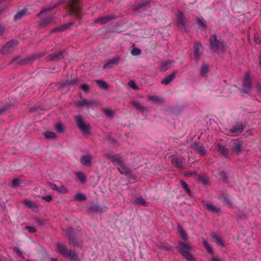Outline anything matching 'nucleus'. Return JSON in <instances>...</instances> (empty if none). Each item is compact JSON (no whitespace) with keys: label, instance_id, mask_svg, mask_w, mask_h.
<instances>
[{"label":"nucleus","instance_id":"f257e3e1","mask_svg":"<svg viewBox=\"0 0 261 261\" xmlns=\"http://www.w3.org/2000/svg\"><path fill=\"white\" fill-rule=\"evenodd\" d=\"M106 156L111 160V161L115 164H118V170L122 174H125L126 176L129 175L130 172L124 166L122 159L118 155H114L112 154L109 153L106 154Z\"/></svg>","mask_w":261,"mask_h":261},{"label":"nucleus","instance_id":"f03ea898","mask_svg":"<svg viewBox=\"0 0 261 261\" xmlns=\"http://www.w3.org/2000/svg\"><path fill=\"white\" fill-rule=\"evenodd\" d=\"M179 252L188 261H195V259L191 253L192 247L186 243L180 242L179 244Z\"/></svg>","mask_w":261,"mask_h":261},{"label":"nucleus","instance_id":"7ed1b4c3","mask_svg":"<svg viewBox=\"0 0 261 261\" xmlns=\"http://www.w3.org/2000/svg\"><path fill=\"white\" fill-rule=\"evenodd\" d=\"M57 247L59 253L63 256L73 260L74 261L77 259V254L74 252L68 250L63 244L59 243L57 244Z\"/></svg>","mask_w":261,"mask_h":261},{"label":"nucleus","instance_id":"20e7f679","mask_svg":"<svg viewBox=\"0 0 261 261\" xmlns=\"http://www.w3.org/2000/svg\"><path fill=\"white\" fill-rule=\"evenodd\" d=\"M225 51V44L223 42L218 40L216 36L213 35V53H217L219 55L222 56Z\"/></svg>","mask_w":261,"mask_h":261},{"label":"nucleus","instance_id":"39448f33","mask_svg":"<svg viewBox=\"0 0 261 261\" xmlns=\"http://www.w3.org/2000/svg\"><path fill=\"white\" fill-rule=\"evenodd\" d=\"M251 79L250 73L247 72L245 74L242 83V91L245 93H247L251 90Z\"/></svg>","mask_w":261,"mask_h":261},{"label":"nucleus","instance_id":"423d86ee","mask_svg":"<svg viewBox=\"0 0 261 261\" xmlns=\"http://www.w3.org/2000/svg\"><path fill=\"white\" fill-rule=\"evenodd\" d=\"M75 121L80 130L84 134L89 133V126L86 124L81 116L79 115L75 117Z\"/></svg>","mask_w":261,"mask_h":261},{"label":"nucleus","instance_id":"0eeeda50","mask_svg":"<svg viewBox=\"0 0 261 261\" xmlns=\"http://www.w3.org/2000/svg\"><path fill=\"white\" fill-rule=\"evenodd\" d=\"M18 42L16 40H11L7 43L1 49V53L3 54H7L13 51L16 46L18 45Z\"/></svg>","mask_w":261,"mask_h":261},{"label":"nucleus","instance_id":"6e6552de","mask_svg":"<svg viewBox=\"0 0 261 261\" xmlns=\"http://www.w3.org/2000/svg\"><path fill=\"white\" fill-rule=\"evenodd\" d=\"M176 17V23L178 28L186 30L187 24L185 21V16L184 13L180 11H178Z\"/></svg>","mask_w":261,"mask_h":261},{"label":"nucleus","instance_id":"1a4fd4ad","mask_svg":"<svg viewBox=\"0 0 261 261\" xmlns=\"http://www.w3.org/2000/svg\"><path fill=\"white\" fill-rule=\"evenodd\" d=\"M245 126L241 122L236 123L229 130V135H237L241 134L245 129Z\"/></svg>","mask_w":261,"mask_h":261},{"label":"nucleus","instance_id":"9d476101","mask_svg":"<svg viewBox=\"0 0 261 261\" xmlns=\"http://www.w3.org/2000/svg\"><path fill=\"white\" fill-rule=\"evenodd\" d=\"M242 145L243 143L239 140H234L231 146V149L232 151L237 154H239L242 152Z\"/></svg>","mask_w":261,"mask_h":261},{"label":"nucleus","instance_id":"9b49d317","mask_svg":"<svg viewBox=\"0 0 261 261\" xmlns=\"http://www.w3.org/2000/svg\"><path fill=\"white\" fill-rule=\"evenodd\" d=\"M76 106L78 107H86L87 108H92L93 106H96V102L94 100L83 99L77 101L76 103Z\"/></svg>","mask_w":261,"mask_h":261},{"label":"nucleus","instance_id":"f8f14e48","mask_svg":"<svg viewBox=\"0 0 261 261\" xmlns=\"http://www.w3.org/2000/svg\"><path fill=\"white\" fill-rule=\"evenodd\" d=\"M55 18V15L53 14L44 19H41V21L39 22V27L41 28L46 27L47 25L50 24L54 21Z\"/></svg>","mask_w":261,"mask_h":261},{"label":"nucleus","instance_id":"ddd939ff","mask_svg":"<svg viewBox=\"0 0 261 261\" xmlns=\"http://www.w3.org/2000/svg\"><path fill=\"white\" fill-rule=\"evenodd\" d=\"M191 147L200 155L203 156L206 154V150L202 145H199L197 143H194L191 146Z\"/></svg>","mask_w":261,"mask_h":261},{"label":"nucleus","instance_id":"4468645a","mask_svg":"<svg viewBox=\"0 0 261 261\" xmlns=\"http://www.w3.org/2000/svg\"><path fill=\"white\" fill-rule=\"evenodd\" d=\"M114 18V15H109L101 17L94 21L95 23H100L101 24H105L108 22L109 20Z\"/></svg>","mask_w":261,"mask_h":261},{"label":"nucleus","instance_id":"2eb2a0df","mask_svg":"<svg viewBox=\"0 0 261 261\" xmlns=\"http://www.w3.org/2000/svg\"><path fill=\"white\" fill-rule=\"evenodd\" d=\"M23 203L27 207L32 210L33 211H35L37 207L36 203L32 200L25 199L23 201Z\"/></svg>","mask_w":261,"mask_h":261},{"label":"nucleus","instance_id":"dca6fc26","mask_svg":"<svg viewBox=\"0 0 261 261\" xmlns=\"http://www.w3.org/2000/svg\"><path fill=\"white\" fill-rule=\"evenodd\" d=\"M92 156L90 155H83L81 159V163L86 166H89L91 164Z\"/></svg>","mask_w":261,"mask_h":261},{"label":"nucleus","instance_id":"f3484780","mask_svg":"<svg viewBox=\"0 0 261 261\" xmlns=\"http://www.w3.org/2000/svg\"><path fill=\"white\" fill-rule=\"evenodd\" d=\"M119 61V58H114L110 60L107 63L103 65V67L105 69L111 68L113 65H116L118 63Z\"/></svg>","mask_w":261,"mask_h":261},{"label":"nucleus","instance_id":"a211bd4d","mask_svg":"<svg viewBox=\"0 0 261 261\" xmlns=\"http://www.w3.org/2000/svg\"><path fill=\"white\" fill-rule=\"evenodd\" d=\"M149 7V4L146 2H142L135 6L134 9L136 11H143Z\"/></svg>","mask_w":261,"mask_h":261},{"label":"nucleus","instance_id":"6ab92c4d","mask_svg":"<svg viewBox=\"0 0 261 261\" xmlns=\"http://www.w3.org/2000/svg\"><path fill=\"white\" fill-rule=\"evenodd\" d=\"M174 63L173 60H168L162 64L161 68L162 70H166L167 69L174 66Z\"/></svg>","mask_w":261,"mask_h":261},{"label":"nucleus","instance_id":"aec40b11","mask_svg":"<svg viewBox=\"0 0 261 261\" xmlns=\"http://www.w3.org/2000/svg\"><path fill=\"white\" fill-rule=\"evenodd\" d=\"M27 14V9H23L22 10L18 11L14 17V19L16 21L21 19L23 16Z\"/></svg>","mask_w":261,"mask_h":261},{"label":"nucleus","instance_id":"412c9836","mask_svg":"<svg viewBox=\"0 0 261 261\" xmlns=\"http://www.w3.org/2000/svg\"><path fill=\"white\" fill-rule=\"evenodd\" d=\"M218 152L225 158H228V150L225 146L223 145H218Z\"/></svg>","mask_w":261,"mask_h":261},{"label":"nucleus","instance_id":"4be33fe9","mask_svg":"<svg viewBox=\"0 0 261 261\" xmlns=\"http://www.w3.org/2000/svg\"><path fill=\"white\" fill-rule=\"evenodd\" d=\"M72 23H73L72 22H69V23H66L64 25H62L59 27L56 28L51 31V33L58 32V31L59 32L64 31L65 30H66L67 29L69 28L72 24Z\"/></svg>","mask_w":261,"mask_h":261},{"label":"nucleus","instance_id":"5701e85b","mask_svg":"<svg viewBox=\"0 0 261 261\" xmlns=\"http://www.w3.org/2000/svg\"><path fill=\"white\" fill-rule=\"evenodd\" d=\"M201 47V44L198 42L195 43V46L194 48V57L196 59H198L200 57V54L199 53L200 49Z\"/></svg>","mask_w":261,"mask_h":261},{"label":"nucleus","instance_id":"b1692460","mask_svg":"<svg viewBox=\"0 0 261 261\" xmlns=\"http://www.w3.org/2000/svg\"><path fill=\"white\" fill-rule=\"evenodd\" d=\"M175 73H173L165 77L162 81L161 84L164 85H168L169 84L174 78Z\"/></svg>","mask_w":261,"mask_h":261},{"label":"nucleus","instance_id":"393cba45","mask_svg":"<svg viewBox=\"0 0 261 261\" xmlns=\"http://www.w3.org/2000/svg\"><path fill=\"white\" fill-rule=\"evenodd\" d=\"M213 239H214L216 243L219 246L224 247L225 245L223 241L221 239V238L217 234H213Z\"/></svg>","mask_w":261,"mask_h":261},{"label":"nucleus","instance_id":"a878e982","mask_svg":"<svg viewBox=\"0 0 261 261\" xmlns=\"http://www.w3.org/2000/svg\"><path fill=\"white\" fill-rule=\"evenodd\" d=\"M68 234L69 236V243L71 245H72L74 247L77 246H78V243L76 241L74 236L72 235L70 231H69L68 232Z\"/></svg>","mask_w":261,"mask_h":261},{"label":"nucleus","instance_id":"bb28decb","mask_svg":"<svg viewBox=\"0 0 261 261\" xmlns=\"http://www.w3.org/2000/svg\"><path fill=\"white\" fill-rule=\"evenodd\" d=\"M134 203L136 204L139 205H142V206H146L147 205V202L141 197H136L134 201Z\"/></svg>","mask_w":261,"mask_h":261},{"label":"nucleus","instance_id":"cd10ccee","mask_svg":"<svg viewBox=\"0 0 261 261\" xmlns=\"http://www.w3.org/2000/svg\"><path fill=\"white\" fill-rule=\"evenodd\" d=\"M178 231L180 233V237L181 238V239L184 241H186L188 239V237L185 231L184 230L181 226L178 225Z\"/></svg>","mask_w":261,"mask_h":261},{"label":"nucleus","instance_id":"c85d7f7f","mask_svg":"<svg viewBox=\"0 0 261 261\" xmlns=\"http://www.w3.org/2000/svg\"><path fill=\"white\" fill-rule=\"evenodd\" d=\"M218 177L219 178V179H221L224 183H228V178L225 172L223 171L219 172Z\"/></svg>","mask_w":261,"mask_h":261},{"label":"nucleus","instance_id":"c756f323","mask_svg":"<svg viewBox=\"0 0 261 261\" xmlns=\"http://www.w3.org/2000/svg\"><path fill=\"white\" fill-rule=\"evenodd\" d=\"M148 99L154 104H159L162 102V100L156 96H149Z\"/></svg>","mask_w":261,"mask_h":261},{"label":"nucleus","instance_id":"7c9ffc66","mask_svg":"<svg viewBox=\"0 0 261 261\" xmlns=\"http://www.w3.org/2000/svg\"><path fill=\"white\" fill-rule=\"evenodd\" d=\"M171 162L174 165H175L177 168H182V163L179 161V160L178 158L176 157H173L171 159Z\"/></svg>","mask_w":261,"mask_h":261},{"label":"nucleus","instance_id":"2f4dec72","mask_svg":"<svg viewBox=\"0 0 261 261\" xmlns=\"http://www.w3.org/2000/svg\"><path fill=\"white\" fill-rule=\"evenodd\" d=\"M132 104L136 109L141 112H143L145 109V108L143 107L141 104L138 101H133Z\"/></svg>","mask_w":261,"mask_h":261},{"label":"nucleus","instance_id":"473e14b6","mask_svg":"<svg viewBox=\"0 0 261 261\" xmlns=\"http://www.w3.org/2000/svg\"><path fill=\"white\" fill-rule=\"evenodd\" d=\"M196 22L200 28L205 29L206 25L204 21V19L202 18H197L196 19Z\"/></svg>","mask_w":261,"mask_h":261},{"label":"nucleus","instance_id":"72a5a7b5","mask_svg":"<svg viewBox=\"0 0 261 261\" xmlns=\"http://www.w3.org/2000/svg\"><path fill=\"white\" fill-rule=\"evenodd\" d=\"M208 70V67L205 64L202 65L200 70V74L202 76H206Z\"/></svg>","mask_w":261,"mask_h":261},{"label":"nucleus","instance_id":"f704fd0d","mask_svg":"<svg viewBox=\"0 0 261 261\" xmlns=\"http://www.w3.org/2000/svg\"><path fill=\"white\" fill-rule=\"evenodd\" d=\"M74 199L76 201H84L86 199V196L83 194L79 193L74 196Z\"/></svg>","mask_w":261,"mask_h":261},{"label":"nucleus","instance_id":"c9c22d12","mask_svg":"<svg viewBox=\"0 0 261 261\" xmlns=\"http://www.w3.org/2000/svg\"><path fill=\"white\" fill-rule=\"evenodd\" d=\"M44 135L46 139H54L56 137V134L54 132L50 131L45 132Z\"/></svg>","mask_w":261,"mask_h":261},{"label":"nucleus","instance_id":"e433bc0d","mask_svg":"<svg viewBox=\"0 0 261 261\" xmlns=\"http://www.w3.org/2000/svg\"><path fill=\"white\" fill-rule=\"evenodd\" d=\"M96 83L97 84L98 86L101 88L106 89L108 88V85L106 82L103 81L97 80L96 81Z\"/></svg>","mask_w":261,"mask_h":261},{"label":"nucleus","instance_id":"4c0bfd02","mask_svg":"<svg viewBox=\"0 0 261 261\" xmlns=\"http://www.w3.org/2000/svg\"><path fill=\"white\" fill-rule=\"evenodd\" d=\"M57 6L55 5L54 6H52V7H48L47 8H46V9H43V10H42L40 13H39L38 14V16L39 17L44 14H45L47 12H49V11H51L53 9H54L55 7H56Z\"/></svg>","mask_w":261,"mask_h":261},{"label":"nucleus","instance_id":"58836bf2","mask_svg":"<svg viewBox=\"0 0 261 261\" xmlns=\"http://www.w3.org/2000/svg\"><path fill=\"white\" fill-rule=\"evenodd\" d=\"M197 179L199 181L201 182L203 184H206L208 181L207 177L203 175H198L197 177Z\"/></svg>","mask_w":261,"mask_h":261},{"label":"nucleus","instance_id":"ea45409f","mask_svg":"<svg viewBox=\"0 0 261 261\" xmlns=\"http://www.w3.org/2000/svg\"><path fill=\"white\" fill-rule=\"evenodd\" d=\"M76 175L77 177L79 178V179L81 182H84L85 181L86 178V176H85V175L83 173L80 172H76Z\"/></svg>","mask_w":261,"mask_h":261},{"label":"nucleus","instance_id":"a19ab883","mask_svg":"<svg viewBox=\"0 0 261 261\" xmlns=\"http://www.w3.org/2000/svg\"><path fill=\"white\" fill-rule=\"evenodd\" d=\"M57 191L60 193L65 194V193H67L68 190L64 186H61L58 187V189H57Z\"/></svg>","mask_w":261,"mask_h":261},{"label":"nucleus","instance_id":"79ce46f5","mask_svg":"<svg viewBox=\"0 0 261 261\" xmlns=\"http://www.w3.org/2000/svg\"><path fill=\"white\" fill-rule=\"evenodd\" d=\"M202 243H203V246L205 248V249L207 250V251L208 252H210V253H212V249L211 248L210 246L208 245V244L207 242V241L206 240H203V241H202Z\"/></svg>","mask_w":261,"mask_h":261},{"label":"nucleus","instance_id":"37998d69","mask_svg":"<svg viewBox=\"0 0 261 261\" xmlns=\"http://www.w3.org/2000/svg\"><path fill=\"white\" fill-rule=\"evenodd\" d=\"M65 54V52L64 51H63L60 53H56L55 54V56H54V58L58 59H61L64 58Z\"/></svg>","mask_w":261,"mask_h":261},{"label":"nucleus","instance_id":"c03bdc74","mask_svg":"<svg viewBox=\"0 0 261 261\" xmlns=\"http://www.w3.org/2000/svg\"><path fill=\"white\" fill-rule=\"evenodd\" d=\"M34 59V58H29L25 59L22 60L21 61H19L20 64H26L30 63Z\"/></svg>","mask_w":261,"mask_h":261},{"label":"nucleus","instance_id":"a18cd8bd","mask_svg":"<svg viewBox=\"0 0 261 261\" xmlns=\"http://www.w3.org/2000/svg\"><path fill=\"white\" fill-rule=\"evenodd\" d=\"M141 53V50L137 48H134L131 51L132 55L135 56L140 55Z\"/></svg>","mask_w":261,"mask_h":261},{"label":"nucleus","instance_id":"49530a36","mask_svg":"<svg viewBox=\"0 0 261 261\" xmlns=\"http://www.w3.org/2000/svg\"><path fill=\"white\" fill-rule=\"evenodd\" d=\"M55 128L57 132L60 133H61L64 130V127L63 126V125L61 123L56 125Z\"/></svg>","mask_w":261,"mask_h":261},{"label":"nucleus","instance_id":"de8ad7c7","mask_svg":"<svg viewBox=\"0 0 261 261\" xmlns=\"http://www.w3.org/2000/svg\"><path fill=\"white\" fill-rule=\"evenodd\" d=\"M181 184L182 185V186L183 187V188H184V189L185 190V191L188 193L189 194L190 193V190L188 187V185L186 184V182H185L184 181H182L181 180Z\"/></svg>","mask_w":261,"mask_h":261},{"label":"nucleus","instance_id":"09e8293b","mask_svg":"<svg viewBox=\"0 0 261 261\" xmlns=\"http://www.w3.org/2000/svg\"><path fill=\"white\" fill-rule=\"evenodd\" d=\"M254 41L256 44H259L261 42V38L259 34H255L254 36Z\"/></svg>","mask_w":261,"mask_h":261},{"label":"nucleus","instance_id":"8fccbe9b","mask_svg":"<svg viewBox=\"0 0 261 261\" xmlns=\"http://www.w3.org/2000/svg\"><path fill=\"white\" fill-rule=\"evenodd\" d=\"M223 201L225 204H227L230 207H232V202L227 198H224Z\"/></svg>","mask_w":261,"mask_h":261},{"label":"nucleus","instance_id":"3c124183","mask_svg":"<svg viewBox=\"0 0 261 261\" xmlns=\"http://www.w3.org/2000/svg\"><path fill=\"white\" fill-rule=\"evenodd\" d=\"M13 250L15 252H16L17 253V254H18V256H19L20 257H21L22 258H24L23 255L22 254V253H21V252L20 251V250L19 249V248L18 247H15L13 248Z\"/></svg>","mask_w":261,"mask_h":261},{"label":"nucleus","instance_id":"603ef678","mask_svg":"<svg viewBox=\"0 0 261 261\" xmlns=\"http://www.w3.org/2000/svg\"><path fill=\"white\" fill-rule=\"evenodd\" d=\"M104 112L105 114L108 116H112L113 115V111L109 109H106L104 110Z\"/></svg>","mask_w":261,"mask_h":261},{"label":"nucleus","instance_id":"864d4df0","mask_svg":"<svg viewBox=\"0 0 261 261\" xmlns=\"http://www.w3.org/2000/svg\"><path fill=\"white\" fill-rule=\"evenodd\" d=\"M99 207L97 205H93L89 207V210L90 212L98 211Z\"/></svg>","mask_w":261,"mask_h":261},{"label":"nucleus","instance_id":"5fc2aeb1","mask_svg":"<svg viewBox=\"0 0 261 261\" xmlns=\"http://www.w3.org/2000/svg\"><path fill=\"white\" fill-rule=\"evenodd\" d=\"M20 184V180L18 179H14L12 180V186L14 187H17Z\"/></svg>","mask_w":261,"mask_h":261},{"label":"nucleus","instance_id":"6e6d98bb","mask_svg":"<svg viewBox=\"0 0 261 261\" xmlns=\"http://www.w3.org/2000/svg\"><path fill=\"white\" fill-rule=\"evenodd\" d=\"M128 85L130 87H131L132 88H133V89H137V87L135 84V83L134 82V81H130L129 83H128Z\"/></svg>","mask_w":261,"mask_h":261},{"label":"nucleus","instance_id":"4d7b16f0","mask_svg":"<svg viewBox=\"0 0 261 261\" xmlns=\"http://www.w3.org/2000/svg\"><path fill=\"white\" fill-rule=\"evenodd\" d=\"M42 199L47 202H49L52 200V197L49 195L42 196Z\"/></svg>","mask_w":261,"mask_h":261},{"label":"nucleus","instance_id":"13d9d810","mask_svg":"<svg viewBox=\"0 0 261 261\" xmlns=\"http://www.w3.org/2000/svg\"><path fill=\"white\" fill-rule=\"evenodd\" d=\"M25 229H27L31 233L35 232L36 231L35 228L31 226H26Z\"/></svg>","mask_w":261,"mask_h":261},{"label":"nucleus","instance_id":"bf43d9fd","mask_svg":"<svg viewBox=\"0 0 261 261\" xmlns=\"http://www.w3.org/2000/svg\"><path fill=\"white\" fill-rule=\"evenodd\" d=\"M81 88L84 91H88L89 89V86L87 84H83L81 85Z\"/></svg>","mask_w":261,"mask_h":261},{"label":"nucleus","instance_id":"052dcab7","mask_svg":"<svg viewBox=\"0 0 261 261\" xmlns=\"http://www.w3.org/2000/svg\"><path fill=\"white\" fill-rule=\"evenodd\" d=\"M206 207L207 210L212 212V204L211 203H207L206 204Z\"/></svg>","mask_w":261,"mask_h":261},{"label":"nucleus","instance_id":"680f3d73","mask_svg":"<svg viewBox=\"0 0 261 261\" xmlns=\"http://www.w3.org/2000/svg\"><path fill=\"white\" fill-rule=\"evenodd\" d=\"M58 187L56 185H55L54 184H52L50 185V188L53 190L57 191Z\"/></svg>","mask_w":261,"mask_h":261},{"label":"nucleus","instance_id":"e2e57ef3","mask_svg":"<svg viewBox=\"0 0 261 261\" xmlns=\"http://www.w3.org/2000/svg\"><path fill=\"white\" fill-rule=\"evenodd\" d=\"M213 261H224L223 258L213 257Z\"/></svg>","mask_w":261,"mask_h":261},{"label":"nucleus","instance_id":"0e129e2a","mask_svg":"<svg viewBox=\"0 0 261 261\" xmlns=\"http://www.w3.org/2000/svg\"><path fill=\"white\" fill-rule=\"evenodd\" d=\"M5 29L0 24V35L5 32Z\"/></svg>","mask_w":261,"mask_h":261},{"label":"nucleus","instance_id":"69168bd1","mask_svg":"<svg viewBox=\"0 0 261 261\" xmlns=\"http://www.w3.org/2000/svg\"><path fill=\"white\" fill-rule=\"evenodd\" d=\"M220 212V209L213 206V213H218Z\"/></svg>","mask_w":261,"mask_h":261},{"label":"nucleus","instance_id":"338daca9","mask_svg":"<svg viewBox=\"0 0 261 261\" xmlns=\"http://www.w3.org/2000/svg\"><path fill=\"white\" fill-rule=\"evenodd\" d=\"M256 88H257V92L258 93H260L261 92V85H260L259 84H258L256 86Z\"/></svg>","mask_w":261,"mask_h":261},{"label":"nucleus","instance_id":"774afa93","mask_svg":"<svg viewBox=\"0 0 261 261\" xmlns=\"http://www.w3.org/2000/svg\"><path fill=\"white\" fill-rule=\"evenodd\" d=\"M259 65L261 66V51H260V56H259Z\"/></svg>","mask_w":261,"mask_h":261}]
</instances>
